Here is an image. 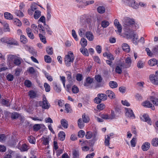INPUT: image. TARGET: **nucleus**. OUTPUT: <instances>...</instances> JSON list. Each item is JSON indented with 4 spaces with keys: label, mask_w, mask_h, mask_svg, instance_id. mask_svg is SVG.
Returning a JSON list of instances; mask_svg holds the SVG:
<instances>
[{
    "label": "nucleus",
    "mask_w": 158,
    "mask_h": 158,
    "mask_svg": "<svg viewBox=\"0 0 158 158\" xmlns=\"http://www.w3.org/2000/svg\"><path fill=\"white\" fill-rule=\"evenodd\" d=\"M74 60L73 53L71 52H69L64 58V62L66 65L69 67L71 65V63H73Z\"/></svg>",
    "instance_id": "1"
},
{
    "label": "nucleus",
    "mask_w": 158,
    "mask_h": 158,
    "mask_svg": "<svg viewBox=\"0 0 158 158\" xmlns=\"http://www.w3.org/2000/svg\"><path fill=\"white\" fill-rule=\"evenodd\" d=\"M85 137L87 139H90L92 138V141H95L98 139V133L96 131L92 132V131H87L85 134Z\"/></svg>",
    "instance_id": "2"
},
{
    "label": "nucleus",
    "mask_w": 158,
    "mask_h": 158,
    "mask_svg": "<svg viewBox=\"0 0 158 158\" xmlns=\"http://www.w3.org/2000/svg\"><path fill=\"white\" fill-rule=\"evenodd\" d=\"M107 99V96L106 94H98L97 97L94 98V102L97 104H98L100 103L102 101H105Z\"/></svg>",
    "instance_id": "3"
},
{
    "label": "nucleus",
    "mask_w": 158,
    "mask_h": 158,
    "mask_svg": "<svg viewBox=\"0 0 158 158\" xmlns=\"http://www.w3.org/2000/svg\"><path fill=\"white\" fill-rule=\"evenodd\" d=\"M150 81L154 85H158V70L155 72V75L152 74L149 76Z\"/></svg>",
    "instance_id": "4"
},
{
    "label": "nucleus",
    "mask_w": 158,
    "mask_h": 158,
    "mask_svg": "<svg viewBox=\"0 0 158 158\" xmlns=\"http://www.w3.org/2000/svg\"><path fill=\"white\" fill-rule=\"evenodd\" d=\"M123 22L124 23L123 26L126 27L130 26V25L134 24L135 23V22L133 19H130L128 17L125 18Z\"/></svg>",
    "instance_id": "5"
},
{
    "label": "nucleus",
    "mask_w": 158,
    "mask_h": 158,
    "mask_svg": "<svg viewBox=\"0 0 158 158\" xmlns=\"http://www.w3.org/2000/svg\"><path fill=\"white\" fill-rule=\"evenodd\" d=\"M125 4L132 7L133 8L137 9L139 7V4L135 3L134 0H127L125 2Z\"/></svg>",
    "instance_id": "6"
},
{
    "label": "nucleus",
    "mask_w": 158,
    "mask_h": 158,
    "mask_svg": "<svg viewBox=\"0 0 158 158\" xmlns=\"http://www.w3.org/2000/svg\"><path fill=\"white\" fill-rule=\"evenodd\" d=\"M131 58L130 57H127L125 60L126 64L122 63L121 64V66L123 68H128L131 66Z\"/></svg>",
    "instance_id": "7"
},
{
    "label": "nucleus",
    "mask_w": 158,
    "mask_h": 158,
    "mask_svg": "<svg viewBox=\"0 0 158 158\" xmlns=\"http://www.w3.org/2000/svg\"><path fill=\"white\" fill-rule=\"evenodd\" d=\"M127 36L128 38H132V41L133 43L136 44L137 43L138 41V35L137 34H135L133 32L131 34H127Z\"/></svg>",
    "instance_id": "8"
},
{
    "label": "nucleus",
    "mask_w": 158,
    "mask_h": 158,
    "mask_svg": "<svg viewBox=\"0 0 158 158\" xmlns=\"http://www.w3.org/2000/svg\"><path fill=\"white\" fill-rule=\"evenodd\" d=\"M41 106L42 108L45 109H48L50 107V105L48 103L44 95L43 96V101Z\"/></svg>",
    "instance_id": "9"
},
{
    "label": "nucleus",
    "mask_w": 158,
    "mask_h": 158,
    "mask_svg": "<svg viewBox=\"0 0 158 158\" xmlns=\"http://www.w3.org/2000/svg\"><path fill=\"white\" fill-rule=\"evenodd\" d=\"M126 115L128 117L134 118H135V115L132 110L130 108H125Z\"/></svg>",
    "instance_id": "10"
},
{
    "label": "nucleus",
    "mask_w": 158,
    "mask_h": 158,
    "mask_svg": "<svg viewBox=\"0 0 158 158\" xmlns=\"http://www.w3.org/2000/svg\"><path fill=\"white\" fill-rule=\"evenodd\" d=\"M114 24L118 29L117 31L119 33L122 31V27L117 19H115L114 21Z\"/></svg>",
    "instance_id": "11"
},
{
    "label": "nucleus",
    "mask_w": 158,
    "mask_h": 158,
    "mask_svg": "<svg viewBox=\"0 0 158 158\" xmlns=\"http://www.w3.org/2000/svg\"><path fill=\"white\" fill-rule=\"evenodd\" d=\"M141 119L143 121L147 122L148 124L150 125H151L152 122L148 117V114H144L142 117H140Z\"/></svg>",
    "instance_id": "12"
},
{
    "label": "nucleus",
    "mask_w": 158,
    "mask_h": 158,
    "mask_svg": "<svg viewBox=\"0 0 158 158\" xmlns=\"http://www.w3.org/2000/svg\"><path fill=\"white\" fill-rule=\"evenodd\" d=\"M106 94L107 96L110 99H114L115 97V95L112 91L108 90L106 91Z\"/></svg>",
    "instance_id": "13"
},
{
    "label": "nucleus",
    "mask_w": 158,
    "mask_h": 158,
    "mask_svg": "<svg viewBox=\"0 0 158 158\" xmlns=\"http://www.w3.org/2000/svg\"><path fill=\"white\" fill-rule=\"evenodd\" d=\"M150 146V143L148 142H146L143 143L142 146L141 148L143 151H146L149 149Z\"/></svg>",
    "instance_id": "14"
},
{
    "label": "nucleus",
    "mask_w": 158,
    "mask_h": 158,
    "mask_svg": "<svg viewBox=\"0 0 158 158\" xmlns=\"http://www.w3.org/2000/svg\"><path fill=\"white\" fill-rule=\"evenodd\" d=\"M85 36L89 41H93L94 39V36L93 33L90 31H88L85 33Z\"/></svg>",
    "instance_id": "15"
},
{
    "label": "nucleus",
    "mask_w": 158,
    "mask_h": 158,
    "mask_svg": "<svg viewBox=\"0 0 158 158\" xmlns=\"http://www.w3.org/2000/svg\"><path fill=\"white\" fill-rule=\"evenodd\" d=\"M0 23L2 24L4 27V31L5 32H9L10 31L9 27V24L5 22H0Z\"/></svg>",
    "instance_id": "16"
},
{
    "label": "nucleus",
    "mask_w": 158,
    "mask_h": 158,
    "mask_svg": "<svg viewBox=\"0 0 158 158\" xmlns=\"http://www.w3.org/2000/svg\"><path fill=\"white\" fill-rule=\"evenodd\" d=\"M26 33L28 36L31 39H33L34 38V36L32 32L31 29L30 28H27L26 30Z\"/></svg>",
    "instance_id": "17"
},
{
    "label": "nucleus",
    "mask_w": 158,
    "mask_h": 158,
    "mask_svg": "<svg viewBox=\"0 0 158 158\" xmlns=\"http://www.w3.org/2000/svg\"><path fill=\"white\" fill-rule=\"evenodd\" d=\"M7 44L13 45H18V42L13 38H7Z\"/></svg>",
    "instance_id": "18"
},
{
    "label": "nucleus",
    "mask_w": 158,
    "mask_h": 158,
    "mask_svg": "<svg viewBox=\"0 0 158 158\" xmlns=\"http://www.w3.org/2000/svg\"><path fill=\"white\" fill-rule=\"evenodd\" d=\"M142 105L144 107L151 108L152 110H154L155 109L154 106L149 101H146L143 103Z\"/></svg>",
    "instance_id": "19"
},
{
    "label": "nucleus",
    "mask_w": 158,
    "mask_h": 158,
    "mask_svg": "<svg viewBox=\"0 0 158 158\" xmlns=\"http://www.w3.org/2000/svg\"><path fill=\"white\" fill-rule=\"evenodd\" d=\"M19 148L21 151H26L29 148L28 146L25 143L23 144L21 146H19Z\"/></svg>",
    "instance_id": "20"
},
{
    "label": "nucleus",
    "mask_w": 158,
    "mask_h": 158,
    "mask_svg": "<svg viewBox=\"0 0 158 158\" xmlns=\"http://www.w3.org/2000/svg\"><path fill=\"white\" fill-rule=\"evenodd\" d=\"M94 0H91L86 1L84 0L81 1L79 2L80 4H83L85 6H87L88 5L92 4L94 3Z\"/></svg>",
    "instance_id": "21"
},
{
    "label": "nucleus",
    "mask_w": 158,
    "mask_h": 158,
    "mask_svg": "<svg viewBox=\"0 0 158 158\" xmlns=\"http://www.w3.org/2000/svg\"><path fill=\"white\" fill-rule=\"evenodd\" d=\"M122 48L123 50L125 52H128L130 51V48L129 45L126 43L123 44Z\"/></svg>",
    "instance_id": "22"
},
{
    "label": "nucleus",
    "mask_w": 158,
    "mask_h": 158,
    "mask_svg": "<svg viewBox=\"0 0 158 158\" xmlns=\"http://www.w3.org/2000/svg\"><path fill=\"white\" fill-rule=\"evenodd\" d=\"M53 88L54 90L57 93H60L61 91V89L60 86H58L56 82H54L53 84Z\"/></svg>",
    "instance_id": "23"
},
{
    "label": "nucleus",
    "mask_w": 158,
    "mask_h": 158,
    "mask_svg": "<svg viewBox=\"0 0 158 158\" xmlns=\"http://www.w3.org/2000/svg\"><path fill=\"white\" fill-rule=\"evenodd\" d=\"M105 8L104 6H99L97 8V11L99 14H102L105 13Z\"/></svg>",
    "instance_id": "24"
},
{
    "label": "nucleus",
    "mask_w": 158,
    "mask_h": 158,
    "mask_svg": "<svg viewBox=\"0 0 158 158\" xmlns=\"http://www.w3.org/2000/svg\"><path fill=\"white\" fill-rule=\"evenodd\" d=\"M4 16L5 18L7 19L11 20L13 18V15L8 12H5L4 13Z\"/></svg>",
    "instance_id": "25"
},
{
    "label": "nucleus",
    "mask_w": 158,
    "mask_h": 158,
    "mask_svg": "<svg viewBox=\"0 0 158 158\" xmlns=\"http://www.w3.org/2000/svg\"><path fill=\"white\" fill-rule=\"evenodd\" d=\"M61 123L64 128H67L68 127V121L65 119H62L61 120Z\"/></svg>",
    "instance_id": "26"
},
{
    "label": "nucleus",
    "mask_w": 158,
    "mask_h": 158,
    "mask_svg": "<svg viewBox=\"0 0 158 158\" xmlns=\"http://www.w3.org/2000/svg\"><path fill=\"white\" fill-rule=\"evenodd\" d=\"M109 85L110 88L114 89L117 88L118 85L117 83L116 82L111 81L109 83Z\"/></svg>",
    "instance_id": "27"
},
{
    "label": "nucleus",
    "mask_w": 158,
    "mask_h": 158,
    "mask_svg": "<svg viewBox=\"0 0 158 158\" xmlns=\"http://www.w3.org/2000/svg\"><path fill=\"white\" fill-rule=\"evenodd\" d=\"M16 57V56L10 55L8 56L7 60L9 62V64H10L12 62L15 60V59Z\"/></svg>",
    "instance_id": "28"
},
{
    "label": "nucleus",
    "mask_w": 158,
    "mask_h": 158,
    "mask_svg": "<svg viewBox=\"0 0 158 158\" xmlns=\"http://www.w3.org/2000/svg\"><path fill=\"white\" fill-rule=\"evenodd\" d=\"M150 100L156 106L158 105V99L156 96H152L150 98Z\"/></svg>",
    "instance_id": "29"
},
{
    "label": "nucleus",
    "mask_w": 158,
    "mask_h": 158,
    "mask_svg": "<svg viewBox=\"0 0 158 158\" xmlns=\"http://www.w3.org/2000/svg\"><path fill=\"white\" fill-rule=\"evenodd\" d=\"M28 95L30 98H33L36 97V92L33 90H30L28 92Z\"/></svg>",
    "instance_id": "30"
},
{
    "label": "nucleus",
    "mask_w": 158,
    "mask_h": 158,
    "mask_svg": "<svg viewBox=\"0 0 158 158\" xmlns=\"http://www.w3.org/2000/svg\"><path fill=\"white\" fill-rule=\"evenodd\" d=\"M59 139L61 141H63L65 138V134L63 131H60L58 134Z\"/></svg>",
    "instance_id": "31"
},
{
    "label": "nucleus",
    "mask_w": 158,
    "mask_h": 158,
    "mask_svg": "<svg viewBox=\"0 0 158 158\" xmlns=\"http://www.w3.org/2000/svg\"><path fill=\"white\" fill-rule=\"evenodd\" d=\"M157 61L156 59H152L149 60L148 64L151 66H153L156 64Z\"/></svg>",
    "instance_id": "32"
},
{
    "label": "nucleus",
    "mask_w": 158,
    "mask_h": 158,
    "mask_svg": "<svg viewBox=\"0 0 158 158\" xmlns=\"http://www.w3.org/2000/svg\"><path fill=\"white\" fill-rule=\"evenodd\" d=\"M151 144L154 146H158V138L153 139L152 140Z\"/></svg>",
    "instance_id": "33"
},
{
    "label": "nucleus",
    "mask_w": 158,
    "mask_h": 158,
    "mask_svg": "<svg viewBox=\"0 0 158 158\" xmlns=\"http://www.w3.org/2000/svg\"><path fill=\"white\" fill-rule=\"evenodd\" d=\"M78 125L80 129H82L84 127V122L82 121L81 118H79L78 121Z\"/></svg>",
    "instance_id": "34"
},
{
    "label": "nucleus",
    "mask_w": 158,
    "mask_h": 158,
    "mask_svg": "<svg viewBox=\"0 0 158 158\" xmlns=\"http://www.w3.org/2000/svg\"><path fill=\"white\" fill-rule=\"evenodd\" d=\"M81 44L82 46L84 48L87 45V43L86 40L84 38H82L81 40Z\"/></svg>",
    "instance_id": "35"
},
{
    "label": "nucleus",
    "mask_w": 158,
    "mask_h": 158,
    "mask_svg": "<svg viewBox=\"0 0 158 158\" xmlns=\"http://www.w3.org/2000/svg\"><path fill=\"white\" fill-rule=\"evenodd\" d=\"M23 11L20 10H16L15 14L18 16L20 17H23L24 16V14L22 12Z\"/></svg>",
    "instance_id": "36"
},
{
    "label": "nucleus",
    "mask_w": 158,
    "mask_h": 158,
    "mask_svg": "<svg viewBox=\"0 0 158 158\" xmlns=\"http://www.w3.org/2000/svg\"><path fill=\"white\" fill-rule=\"evenodd\" d=\"M20 41L23 44H26L27 42V40L26 36L23 35H21L20 36Z\"/></svg>",
    "instance_id": "37"
},
{
    "label": "nucleus",
    "mask_w": 158,
    "mask_h": 158,
    "mask_svg": "<svg viewBox=\"0 0 158 158\" xmlns=\"http://www.w3.org/2000/svg\"><path fill=\"white\" fill-rule=\"evenodd\" d=\"M80 51L82 53L86 56H88L89 53L88 52L87 49L85 48H81L80 49Z\"/></svg>",
    "instance_id": "38"
},
{
    "label": "nucleus",
    "mask_w": 158,
    "mask_h": 158,
    "mask_svg": "<svg viewBox=\"0 0 158 158\" xmlns=\"http://www.w3.org/2000/svg\"><path fill=\"white\" fill-rule=\"evenodd\" d=\"M28 140L30 143L33 144L35 143V138L33 136L31 135L28 136Z\"/></svg>",
    "instance_id": "39"
},
{
    "label": "nucleus",
    "mask_w": 158,
    "mask_h": 158,
    "mask_svg": "<svg viewBox=\"0 0 158 158\" xmlns=\"http://www.w3.org/2000/svg\"><path fill=\"white\" fill-rule=\"evenodd\" d=\"M42 34L40 33L39 35L41 41L44 44H46L47 42L46 38Z\"/></svg>",
    "instance_id": "40"
},
{
    "label": "nucleus",
    "mask_w": 158,
    "mask_h": 158,
    "mask_svg": "<svg viewBox=\"0 0 158 158\" xmlns=\"http://www.w3.org/2000/svg\"><path fill=\"white\" fill-rule=\"evenodd\" d=\"M46 51L47 53L50 55H52L53 53V49L52 47L48 46L46 48Z\"/></svg>",
    "instance_id": "41"
},
{
    "label": "nucleus",
    "mask_w": 158,
    "mask_h": 158,
    "mask_svg": "<svg viewBox=\"0 0 158 158\" xmlns=\"http://www.w3.org/2000/svg\"><path fill=\"white\" fill-rule=\"evenodd\" d=\"M14 63L16 65H19L21 64V59L16 57L15 59Z\"/></svg>",
    "instance_id": "42"
},
{
    "label": "nucleus",
    "mask_w": 158,
    "mask_h": 158,
    "mask_svg": "<svg viewBox=\"0 0 158 158\" xmlns=\"http://www.w3.org/2000/svg\"><path fill=\"white\" fill-rule=\"evenodd\" d=\"M73 158H79V154L78 151L73 150Z\"/></svg>",
    "instance_id": "43"
},
{
    "label": "nucleus",
    "mask_w": 158,
    "mask_h": 158,
    "mask_svg": "<svg viewBox=\"0 0 158 158\" xmlns=\"http://www.w3.org/2000/svg\"><path fill=\"white\" fill-rule=\"evenodd\" d=\"M31 28L35 33L38 34V28L35 24H33L31 25Z\"/></svg>",
    "instance_id": "44"
},
{
    "label": "nucleus",
    "mask_w": 158,
    "mask_h": 158,
    "mask_svg": "<svg viewBox=\"0 0 158 158\" xmlns=\"http://www.w3.org/2000/svg\"><path fill=\"white\" fill-rule=\"evenodd\" d=\"M14 23L16 26L20 27L22 25V23L18 19L15 18L14 19Z\"/></svg>",
    "instance_id": "45"
},
{
    "label": "nucleus",
    "mask_w": 158,
    "mask_h": 158,
    "mask_svg": "<svg viewBox=\"0 0 158 158\" xmlns=\"http://www.w3.org/2000/svg\"><path fill=\"white\" fill-rule=\"evenodd\" d=\"M43 141V144L45 145L48 144L49 142V138L43 137L42 138Z\"/></svg>",
    "instance_id": "46"
},
{
    "label": "nucleus",
    "mask_w": 158,
    "mask_h": 158,
    "mask_svg": "<svg viewBox=\"0 0 158 158\" xmlns=\"http://www.w3.org/2000/svg\"><path fill=\"white\" fill-rule=\"evenodd\" d=\"M44 73L45 75V76L49 81H52L53 79L52 77L50 76L48 73H47L46 71H44Z\"/></svg>",
    "instance_id": "47"
},
{
    "label": "nucleus",
    "mask_w": 158,
    "mask_h": 158,
    "mask_svg": "<svg viewBox=\"0 0 158 158\" xmlns=\"http://www.w3.org/2000/svg\"><path fill=\"white\" fill-rule=\"evenodd\" d=\"M110 140V136L109 135H107V137H105V144L106 146H108L110 144L109 141Z\"/></svg>",
    "instance_id": "48"
},
{
    "label": "nucleus",
    "mask_w": 158,
    "mask_h": 158,
    "mask_svg": "<svg viewBox=\"0 0 158 158\" xmlns=\"http://www.w3.org/2000/svg\"><path fill=\"white\" fill-rule=\"evenodd\" d=\"M72 90L74 94H77L79 91L78 88L75 85H74L73 86Z\"/></svg>",
    "instance_id": "49"
},
{
    "label": "nucleus",
    "mask_w": 158,
    "mask_h": 158,
    "mask_svg": "<svg viewBox=\"0 0 158 158\" xmlns=\"http://www.w3.org/2000/svg\"><path fill=\"white\" fill-rule=\"evenodd\" d=\"M109 25V22L107 21L104 20L102 22V26L104 28H106Z\"/></svg>",
    "instance_id": "50"
},
{
    "label": "nucleus",
    "mask_w": 158,
    "mask_h": 158,
    "mask_svg": "<svg viewBox=\"0 0 158 158\" xmlns=\"http://www.w3.org/2000/svg\"><path fill=\"white\" fill-rule=\"evenodd\" d=\"M41 12L39 10L36 11L34 14V18L35 19H38L40 16Z\"/></svg>",
    "instance_id": "51"
},
{
    "label": "nucleus",
    "mask_w": 158,
    "mask_h": 158,
    "mask_svg": "<svg viewBox=\"0 0 158 158\" xmlns=\"http://www.w3.org/2000/svg\"><path fill=\"white\" fill-rule=\"evenodd\" d=\"M82 119L83 121L85 123H87L89 121V118L88 116H86L84 114L82 116Z\"/></svg>",
    "instance_id": "52"
},
{
    "label": "nucleus",
    "mask_w": 158,
    "mask_h": 158,
    "mask_svg": "<svg viewBox=\"0 0 158 158\" xmlns=\"http://www.w3.org/2000/svg\"><path fill=\"white\" fill-rule=\"evenodd\" d=\"M65 110L66 111L67 113L70 112L71 108L70 105L69 104L66 103L65 105Z\"/></svg>",
    "instance_id": "53"
},
{
    "label": "nucleus",
    "mask_w": 158,
    "mask_h": 158,
    "mask_svg": "<svg viewBox=\"0 0 158 158\" xmlns=\"http://www.w3.org/2000/svg\"><path fill=\"white\" fill-rule=\"evenodd\" d=\"M39 30L40 31V32L43 35H45V31L44 30V28L43 26L41 24H39L38 26Z\"/></svg>",
    "instance_id": "54"
},
{
    "label": "nucleus",
    "mask_w": 158,
    "mask_h": 158,
    "mask_svg": "<svg viewBox=\"0 0 158 158\" xmlns=\"http://www.w3.org/2000/svg\"><path fill=\"white\" fill-rule=\"evenodd\" d=\"M44 86L45 88L46 92H48L50 90V87L49 85L47 83L45 82L44 84Z\"/></svg>",
    "instance_id": "55"
},
{
    "label": "nucleus",
    "mask_w": 158,
    "mask_h": 158,
    "mask_svg": "<svg viewBox=\"0 0 158 158\" xmlns=\"http://www.w3.org/2000/svg\"><path fill=\"white\" fill-rule=\"evenodd\" d=\"M19 116V114L17 112H14L11 114V117L12 119H17Z\"/></svg>",
    "instance_id": "56"
},
{
    "label": "nucleus",
    "mask_w": 158,
    "mask_h": 158,
    "mask_svg": "<svg viewBox=\"0 0 158 158\" xmlns=\"http://www.w3.org/2000/svg\"><path fill=\"white\" fill-rule=\"evenodd\" d=\"M44 59L45 61L47 63H49L51 62L52 59L49 56L47 55L45 56Z\"/></svg>",
    "instance_id": "57"
},
{
    "label": "nucleus",
    "mask_w": 158,
    "mask_h": 158,
    "mask_svg": "<svg viewBox=\"0 0 158 158\" xmlns=\"http://www.w3.org/2000/svg\"><path fill=\"white\" fill-rule=\"evenodd\" d=\"M6 77L7 80L9 81H13L14 78L13 75L10 73L8 74Z\"/></svg>",
    "instance_id": "58"
},
{
    "label": "nucleus",
    "mask_w": 158,
    "mask_h": 158,
    "mask_svg": "<svg viewBox=\"0 0 158 158\" xmlns=\"http://www.w3.org/2000/svg\"><path fill=\"white\" fill-rule=\"evenodd\" d=\"M24 85L27 87H30L31 86V82L29 80H26L24 82Z\"/></svg>",
    "instance_id": "59"
},
{
    "label": "nucleus",
    "mask_w": 158,
    "mask_h": 158,
    "mask_svg": "<svg viewBox=\"0 0 158 158\" xmlns=\"http://www.w3.org/2000/svg\"><path fill=\"white\" fill-rule=\"evenodd\" d=\"M122 68L121 66L120 67L119 66H117L115 68V72L117 73L120 74H121L122 73Z\"/></svg>",
    "instance_id": "60"
},
{
    "label": "nucleus",
    "mask_w": 158,
    "mask_h": 158,
    "mask_svg": "<svg viewBox=\"0 0 158 158\" xmlns=\"http://www.w3.org/2000/svg\"><path fill=\"white\" fill-rule=\"evenodd\" d=\"M85 31L83 29H80L78 31L79 35L81 37H83L85 35Z\"/></svg>",
    "instance_id": "61"
},
{
    "label": "nucleus",
    "mask_w": 158,
    "mask_h": 158,
    "mask_svg": "<svg viewBox=\"0 0 158 158\" xmlns=\"http://www.w3.org/2000/svg\"><path fill=\"white\" fill-rule=\"evenodd\" d=\"M100 116L102 119L106 120H110L108 114H102L100 115Z\"/></svg>",
    "instance_id": "62"
},
{
    "label": "nucleus",
    "mask_w": 158,
    "mask_h": 158,
    "mask_svg": "<svg viewBox=\"0 0 158 158\" xmlns=\"http://www.w3.org/2000/svg\"><path fill=\"white\" fill-rule=\"evenodd\" d=\"M105 107V105L103 103L98 104L97 106V108L98 110H101Z\"/></svg>",
    "instance_id": "63"
},
{
    "label": "nucleus",
    "mask_w": 158,
    "mask_h": 158,
    "mask_svg": "<svg viewBox=\"0 0 158 158\" xmlns=\"http://www.w3.org/2000/svg\"><path fill=\"white\" fill-rule=\"evenodd\" d=\"M85 135V132L84 131L82 130L80 131L78 133V135L79 137L80 138H83Z\"/></svg>",
    "instance_id": "64"
}]
</instances>
